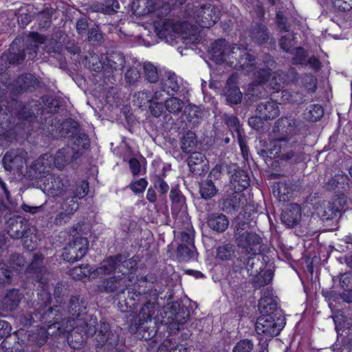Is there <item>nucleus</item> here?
I'll use <instances>...</instances> for the list:
<instances>
[{
  "mask_svg": "<svg viewBox=\"0 0 352 352\" xmlns=\"http://www.w3.org/2000/svg\"><path fill=\"white\" fill-rule=\"evenodd\" d=\"M12 271L6 267V264L0 263V283H5L9 281Z\"/></svg>",
  "mask_w": 352,
  "mask_h": 352,
  "instance_id": "55",
  "label": "nucleus"
},
{
  "mask_svg": "<svg viewBox=\"0 0 352 352\" xmlns=\"http://www.w3.org/2000/svg\"><path fill=\"white\" fill-rule=\"evenodd\" d=\"M28 226L23 221H15L12 223L8 231V234L13 239L23 238L27 234Z\"/></svg>",
  "mask_w": 352,
  "mask_h": 352,
  "instance_id": "30",
  "label": "nucleus"
},
{
  "mask_svg": "<svg viewBox=\"0 0 352 352\" xmlns=\"http://www.w3.org/2000/svg\"><path fill=\"white\" fill-rule=\"evenodd\" d=\"M86 302L80 296H72L70 299L68 313L69 318L62 321L63 332L67 333L69 342L73 340L80 344L84 339L82 333L87 337L96 333L97 318L88 314L86 311Z\"/></svg>",
  "mask_w": 352,
  "mask_h": 352,
  "instance_id": "2",
  "label": "nucleus"
},
{
  "mask_svg": "<svg viewBox=\"0 0 352 352\" xmlns=\"http://www.w3.org/2000/svg\"><path fill=\"white\" fill-rule=\"evenodd\" d=\"M69 186V180L65 175H48L43 182V191L48 196L65 195Z\"/></svg>",
  "mask_w": 352,
  "mask_h": 352,
  "instance_id": "13",
  "label": "nucleus"
},
{
  "mask_svg": "<svg viewBox=\"0 0 352 352\" xmlns=\"http://www.w3.org/2000/svg\"><path fill=\"white\" fill-rule=\"evenodd\" d=\"M155 187L162 193L165 194L169 190L168 185L161 178H157L155 182Z\"/></svg>",
  "mask_w": 352,
  "mask_h": 352,
  "instance_id": "60",
  "label": "nucleus"
},
{
  "mask_svg": "<svg viewBox=\"0 0 352 352\" xmlns=\"http://www.w3.org/2000/svg\"><path fill=\"white\" fill-rule=\"evenodd\" d=\"M324 210H322V206H316V212L318 215L324 219H332L336 214V210L334 208L330 201H323Z\"/></svg>",
  "mask_w": 352,
  "mask_h": 352,
  "instance_id": "39",
  "label": "nucleus"
},
{
  "mask_svg": "<svg viewBox=\"0 0 352 352\" xmlns=\"http://www.w3.org/2000/svg\"><path fill=\"white\" fill-rule=\"evenodd\" d=\"M137 97L138 102L140 106H142V104H145V101L148 102V100L151 98L148 92L146 91H139L137 94Z\"/></svg>",
  "mask_w": 352,
  "mask_h": 352,
  "instance_id": "64",
  "label": "nucleus"
},
{
  "mask_svg": "<svg viewBox=\"0 0 352 352\" xmlns=\"http://www.w3.org/2000/svg\"><path fill=\"white\" fill-rule=\"evenodd\" d=\"M165 109L171 114H178L184 107V102L177 97H170L165 100Z\"/></svg>",
  "mask_w": 352,
  "mask_h": 352,
  "instance_id": "32",
  "label": "nucleus"
},
{
  "mask_svg": "<svg viewBox=\"0 0 352 352\" xmlns=\"http://www.w3.org/2000/svg\"><path fill=\"white\" fill-rule=\"evenodd\" d=\"M282 98L283 102H298V99L296 98L295 96L292 94L289 91L283 90L281 92Z\"/></svg>",
  "mask_w": 352,
  "mask_h": 352,
  "instance_id": "61",
  "label": "nucleus"
},
{
  "mask_svg": "<svg viewBox=\"0 0 352 352\" xmlns=\"http://www.w3.org/2000/svg\"><path fill=\"white\" fill-rule=\"evenodd\" d=\"M256 111L265 120L274 119L279 116L280 110L278 104L274 101L261 103L257 106Z\"/></svg>",
  "mask_w": 352,
  "mask_h": 352,
  "instance_id": "22",
  "label": "nucleus"
},
{
  "mask_svg": "<svg viewBox=\"0 0 352 352\" xmlns=\"http://www.w3.org/2000/svg\"><path fill=\"white\" fill-rule=\"evenodd\" d=\"M301 208L297 204H291L281 214L282 221L288 226L296 225L301 219Z\"/></svg>",
  "mask_w": 352,
  "mask_h": 352,
  "instance_id": "17",
  "label": "nucleus"
},
{
  "mask_svg": "<svg viewBox=\"0 0 352 352\" xmlns=\"http://www.w3.org/2000/svg\"><path fill=\"white\" fill-rule=\"evenodd\" d=\"M41 296L39 297L40 300L42 301V304L41 305V309L38 311V314H34L35 317H37L38 314L40 315L39 318L41 320H43L47 317L51 318L50 315H53L55 313V316L52 317V320L49 321L48 328L50 329L52 326L54 328H56L58 330H60V324L58 322V318H56L57 314L60 313V307L59 306H54L53 307H50L47 309V311L41 313L43 309L50 302L51 296L48 292L43 289V294H40Z\"/></svg>",
  "mask_w": 352,
  "mask_h": 352,
  "instance_id": "15",
  "label": "nucleus"
},
{
  "mask_svg": "<svg viewBox=\"0 0 352 352\" xmlns=\"http://www.w3.org/2000/svg\"><path fill=\"white\" fill-rule=\"evenodd\" d=\"M149 283L147 280V278L146 276L144 277H140L139 278H136V282H133V284H135L136 285V290L138 291L140 289H145V292H142L141 294H145L146 292L147 291L146 290V288L148 287L147 286V284ZM132 296H129V298H130V300H138L139 301L140 300V298H144V296H140V295L138 296V297H136L135 295H134L133 294H131Z\"/></svg>",
  "mask_w": 352,
  "mask_h": 352,
  "instance_id": "51",
  "label": "nucleus"
},
{
  "mask_svg": "<svg viewBox=\"0 0 352 352\" xmlns=\"http://www.w3.org/2000/svg\"><path fill=\"white\" fill-rule=\"evenodd\" d=\"M265 258L259 257H250L248 258L246 268L250 276H253L252 283L255 287H261L270 283L273 278L271 270L263 271L265 268Z\"/></svg>",
  "mask_w": 352,
  "mask_h": 352,
  "instance_id": "11",
  "label": "nucleus"
},
{
  "mask_svg": "<svg viewBox=\"0 0 352 352\" xmlns=\"http://www.w3.org/2000/svg\"><path fill=\"white\" fill-rule=\"evenodd\" d=\"M2 163L5 170L11 171L14 169L23 168L26 163V160L23 152L12 150L5 154L2 160Z\"/></svg>",
  "mask_w": 352,
  "mask_h": 352,
  "instance_id": "16",
  "label": "nucleus"
},
{
  "mask_svg": "<svg viewBox=\"0 0 352 352\" xmlns=\"http://www.w3.org/2000/svg\"><path fill=\"white\" fill-rule=\"evenodd\" d=\"M280 45L281 48L285 52H289L292 47L294 45L293 40L291 38V36H282Z\"/></svg>",
  "mask_w": 352,
  "mask_h": 352,
  "instance_id": "56",
  "label": "nucleus"
},
{
  "mask_svg": "<svg viewBox=\"0 0 352 352\" xmlns=\"http://www.w3.org/2000/svg\"><path fill=\"white\" fill-rule=\"evenodd\" d=\"M235 80L236 78L234 76H231L227 80L224 90L226 100L231 104H239L242 100V93L239 87L235 85Z\"/></svg>",
  "mask_w": 352,
  "mask_h": 352,
  "instance_id": "20",
  "label": "nucleus"
},
{
  "mask_svg": "<svg viewBox=\"0 0 352 352\" xmlns=\"http://www.w3.org/2000/svg\"><path fill=\"white\" fill-rule=\"evenodd\" d=\"M276 300L272 289L267 287L261 292L258 309L261 315L258 318L255 328L258 334L272 338L278 335L285 325L284 319L277 312Z\"/></svg>",
  "mask_w": 352,
  "mask_h": 352,
  "instance_id": "4",
  "label": "nucleus"
},
{
  "mask_svg": "<svg viewBox=\"0 0 352 352\" xmlns=\"http://www.w3.org/2000/svg\"><path fill=\"white\" fill-rule=\"evenodd\" d=\"M89 190V184L87 181H82L76 185L74 191V198L82 199L85 197Z\"/></svg>",
  "mask_w": 352,
  "mask_h": 352,
  "instance_id": "52",
  "label": "nucleus"
},
{
  "mask_svg": "<svg viewBox=\"0 0 352 352\" xmlns=\"http://www.w3.org/2000/svg\"><path fill=\"white\" fill-rule=\"evenodd\" d=\"M169 13H161L153 20L155 32L159 38L170 45L182 41L188 44L194 43L198 40L197 28L193 25L188 28L185 22H178L169 17Z\"/></svg>",
  "mask_w": 352,
  "mask_h": 352,
  "instance_id": "3",
  "label": "nucleus"
},
{
  "mask_svg": "<svg viewBox=\"0 0 352 352\" xmlns=\"http://www.w3.org/2000/svg\"><path fill=\"white\" fill-rule=\"evenodd\" d=\"M121 273V276H113L104 283L106 292H116L120 294H123L126 289H128L129 294H133L136 297L145 292V289L136 290L135 284H133L134 275L132 272L128 275L125 274V272Z\"/></svg>",
  "mask_w": 352,
  "mask_h": 352,
  "instance_id": "10",
  "label": "nucleus"
},
{
  "mask_svg": "<svg viewBox=\"0 0 352 352\" xmlns=\"http://www.w3.org/2000/svg\"><path fill=\"white\" fill-rule=\"evenodd\" d=\"M263 120H264L261 115L256 116H252L248 119L249 125L253 129H258L262 127L263 125Z\"/></svg>",
  "mask_w": 352,
  "mask_h": 352,
  "instance_id": "58",
  "label": "nucleus"
},
{
  "mask_svg": "<svg viewBox=\"0 0 352 352\" xmlns=\"http://www.w3.org/2000/svg\"><path fill=\"white\" fill-rule=\"evenodd\" d=\"M254 348V342L249 339L239 341L233 347L232 352H251Z\"/></svg>",
  "mask_w": 352,
  "mask_h": 352,
  "instance_id": "48",
  "label": "nucleus"
},
{
  "mask_svg": "<svg viewBox=\"0 0 352 352\" xmlns=\"http://www.w3.org/2000/svg\"><path fill=\"white\" fill-rule=\"evenodd\" d=\"M236 243L239 248L243 249L248 254H251L248 257H259V259H264L263 255L256 256L260 251L261 238L255 232L245 230L241 226H236L234 233Z\"/></svg>",
  "mask_w": 352,
  "mask_h": 352,
  "instance_id": "9",
  "label": "nucleus"
},
{
  "mask_svg": "<svg viewBox=\"0 0 352 352\" xmlns=\"http://www.w3.org/2000/svg\"><path fill=\"white\" fill-rule=\"evenodd\" d=\"M234 255L233 245L231 244H223L220 245L217 250V256L221 260H229Z\"/></svg>",
  "mask_w": 352,
  "mask_h": 352,
  "instance_id": "44",
  "label": "nucleus"
},
{
  "mask_svg": "<svg viewBox=\"0 0 352 352\" xmlns=\"http://www.w3.org/2000/svg\"><path fill=\"white\" fill-rule=\"evenodd\" d=\"M148 109L153 116L159 118L165 113V103L154 101H148Z\"/></svg>",
  "mask_w": 352,
  "mask_h": 352,
  "instance_id": "49",
  "label": "nucleus"
},
{
  "mask_svg": "<svg viewBox=\"0 0 352 352\" xmlns=\"http://www.w3.org/2000/svg\"><path fill=\"white\" fill-rule=\"evenodd\" d=\"M186 23H194L201 28L213 26L220 18V10L211 4H200L198 2L188 3L184 10Z\"/></svg>",
  "mask_w": 352,
  "mask_h": 352,
  "instance_id": "5",
  "label": "nucleus"
},
{
  "mask_svg": "<svg viewBox=\"0 0 352 352\" xmlns=\"http://www.w3.org/2000/svg\"><path fill=\"white\" fill-rule=\"evenodd\" d=\"M206 164L205 156L199 152L192 153L188 159V166L192 172L200 170L199 168H197V166H201L202 168Z\"/></svg>",
  "mask_w": 352,
  "mask_h": 352,
  "instance_id": "34",
  "label": "nucleus"
},
{
  "mask_svg": "<svg viewBox=\"0 0 352 352\" xmlns=\"http://www.w3.org/2000/svg\"><path fill=\"white\" fill-rule=\"evenodd\" d=\"M142 65L141 63H134L125 72L124 79L126 82L131 85L137 83L141 78V70Z\"/></svg>",
  "mask_w": 352,
  "mask_h": 352,
  "instance_id": "29",
  "label": "nucleus"
},
{
  "mask_svg": "<svg viewBox=\"0 0 352 352\" xmlns=\"http://www.w3.org/2000/svg\"><path fill=\"white\" fill-rule=\"evenodd\" d=\"M351 274L345 273L341 274L340 277V285L343 289L348 287L351 283Z\"/></svg>",
  "mask_w": 352,
  "mask_h": 352,
  "instance_id": "62",
  "label": "nucleus"
},
{
  "mask_svg": "<svg viewBox=\"0 0 352 352\" xmlns=\"http://www.w3.org/2000/svg\"><path fill=\"white\" fill-rule=\"evenodd\" d=\"M142 65L146 79L150 82H155L158 80V74L156 67L150 63Z\"/></svg>",
  "mask_w": 352,
  "mask_h": 352,
  "instance_id": "45",
  "label": "nucleus"
},
{
  "mask_svg": "<svg viewBox=\"0 0 352 352\" xmlns=\"http://www.w3.org/2000/svg\"><path fill=\"white\" fill-rule=\"evenodd\" d=\"M327 0H318L322 4L326 3ZM333 6L340 11H349L352 9V0H330Z\"/></svg>",
  "mask_w": 352,
  "mask_h": 352,
  "instance_id": "46",
  "label": "nucleus"
},
{
  "mask_svg": "<svg viewBox=\"0 0 352 352\" xmlns=\"http://www.w3.org/2000/svg\"><path fill=\"white\" fill-rule=\"evenodd\" d=\"M291 139L281 138L274 140L270 142V148L262 149L258 153L263 157L278 158L282 160H288L294 157V151L289 148L292 146Z\"/></svg>",
  "mask_w": 352,
  "mask_h": 352,
  "instance_id": "12",
  "label": "nucleus"
},
{
  "mask_svg": "<svg viewBox=\"0 0 352 352\" xmlns=\"http://www.w3.org/2000/svg\"><path fill=\"white\" fill-rule=\"evenodd\" d=\"M147 182L144 179H140L135 181L130 184L131 189L135 193H140L144 191L147 186Z\"/></svg>",
  "mask_w": 352,
  "mask_h": 352,
  "instance_id": "53",
  "label": "nucleus"
},
{
  "mask_svg": "<svg viewBox=\"0 0 352 352\" xmlns=\"http://www.w3.org/2000/svg\"><path fill=\"white\" fill-rule=\"evenodd\" d=\"M293 186L290 183L278 182L277 188L274 192H277V197L280 201H285L292 195Z\"/></svg>",
  "mask_w": 352,
  "mask_h": 352,
  "instance_id": "35",
  "label": "nucleus"
},
{
  "mask_svg": "<svg viewBox=\"0 0 352 352\" xmlns=\"http://www.w3.org/2000/svg\"><path fill=\"white\" fill-rule=\"evenodd\" d=\"M157 352H188V349L182 344L171 346L169 340H165L159 347Z\"/></svg>",
  "mask_w": 352,
  "mask_h": 352,
  "instance_id": "47",
  "label": "nucleus"
},
{
  "mask_svg": "<svg viewBox=\"0 0 352 352\" xmlns=\"http://www.w3.org/2000/svg\"><path fill=\"white\" fill-rule=\"evenodd\" d=\"M49 333L44 327H41L36 334H29L28 337V342L29 343L36 344L38 345L44 344L47 339Z\"/></svg>",
  "mask_w": 352,
  "mask_h": 352,
  "instance_id": "40",
  "label": "nucleus"
},
{
  "mask_svg": "<svg viewBox=\"0 0 352 352\" xmlns=\"http://www.w3.org/2000/svg\"><path fill=\"white\" fill-rule=\"evenodd\" d=\"M28 40L34 43L33 51L36 53V50L38 48V45L44 43L45 38L38 33L33 32L30 35Z\"/></svg>",
  "mask_w": 352,
  "mask_h": 352,
  "instance_id": "54",
  "label": "nucleus"
},
{
  "mask_svg": "<svg viewBox=\"0 0 352 352\" xmlns=\"http://www.w3.org/2000/svg\"><path fill=\"white\" fill-rule=\"evenodd\" d=\"M177 257L180 262H188L197 258L195 245L180 244L177 248Z\"/></svg>",
  "mask_w": 352,
  "mask_h": 352,
  "instance_id": "28",
  "label": "nucleus"
},
{
  "mask_svg": "<svg viewBox=\"0 0 352 352\" xmlns=\"http://www.w3.org/2000/svg\"><path fill=\"white\" fill-rule=\"evenodd\" d=\"M230 183L234 192H240L250 186V178L243 170H236L231 176Z\"/></svg>",
  "mask_w": 352,
  "mask_h": 352,
  "instance_id": "21",
  "label": "nucleus"
},
{
  "mask_svg": "<svg viewBox=\"0 0 352 352\" xmlns=\"http://www.w3.org/2000/svg\"><path fill=\"white\" fill-rule=\"evenodd\" d=\"M162 90L169 96H174L179 90L178 77L175 73L168 72L161 82Z\"/></svg>",
  "mask_w": 352,
  "mask_h": 352,
  "instance_id": "24",
  "label": "nucleus"
},
{
  "mask_svg": "<svg viewBox=\"0 0 352 352\" xmlns=\"http://www.w3.org/2000/svg\"><path fill=\"white\" fill-rule=\"evenodd\" d=\"M105 71L107 72L122 70L125 63L124 56L119 52L105 56Z\"/></svg>",
  "mask_w": 352,
  "mask_h": 352,
  "instance_id": "23",
  "label": "nucleus"
},
{
  "mask_svg": "<svg viewBox=\"0 0 352 352\" xmlns=\"http://www.w3.org/2000/svg\"><path fill=\"white\" fill-rule=\"evenodd\" d=\"M12 327L10 324L5 320H0V340L8 336L10 334Z\"/></svg>",
  "mask_w": 352,
  "mask_h": 352,
  "instance_id": "57",
  "label": "nucleus"
},
{
  "mask_svg": "<svg viewBox=\"0 0 352 352\" xmlns=\"http://www.w3.org/2000/svg\"><path fill=\"white\" fill-rule=\"evenodd\" d=\"M238 142H239L243 157L245 160H247L248 157V148L246 143L240 132H239Z\"/></svg>",
  "mask_w": 352,
  "mask_h": 352,
  "instance_id": "59",
  "label": "nucleus"
},
{
  "mask_svg": "<svg viewBox=\"0 0 352 352\" xmlns=\"http://www.w3.org/2000/svg\"><path fill=\"white\" fill-rule=\"evenodd\" d=\"M324 115V109L320 104H314L310 106L309 115L307 116L310 121H316L320 119Z\"/></svg>",
  "mask_w": 352,
  "mask_h": 352,
  "instance_id": "50",
  "label": "nucleus"
},
{
  "mask_svg": "<svg viewBox=\"0 0 352 352\" xmlns=\"http://www.w3.org/2000/svg\"><path fill=\"white\" fill-rule=\"evenodd\" d=\"M252 39L259 43H265L268 38V33L264 25L258 24L252 30Z\"/></svg>",
  "mask_w": 352,
  "mask_h": 352,
  "instance_id": "41",
  "label": "nucleus"
},
{
  "mask_svg": "<svg viewBox=\"0 0 352 352\" xmlns=\"http://www.w3.org/2000/svg\"><path fill=\"white\" fill-rule=\"evenodd\" d=\"M20 300L19 291L17 289L10 290L2 300V309L6 311L14 310L19 305Z\"/></svg>",
  "mask_w": 352,
  "mask_h": 352,
  "instance_id": "26",
  "label": "nucleus"
},
{
  "mask_svg": "<svg viewBox=\"0 0 352 352\" xmlns=\"http://www.w3.org/2000/svg\"><path fill=\"white\" fill-rule=\"evenodd\" d=\"M199 192L202 198L210 199L216 195L217 190L213 182L207 179L201 183Z\"/></svg>",
  "mask_w": 352,
  "mask_h": 352,
  "instance_id": "37",
  "label": "nucleus"
},
{
  "mask_svg": "<svg viewBox=\"0 0 352 352\" xmlns=\"http://www.w3.org/2000/svg\"><path fill=\"white\" fill-rule=\"evenodd\" d=\"M89 242L86 238H76L64 248L63 257L68 262H76L82 258L88 250Z\"/></svg>",
  "mask_w": 352,
  "mask_h": 352,
  "instance_id": "14",
  "label": "nucleus"
},
{
  "mask_svg": "<svg viewBox=\"0 0 352 352\" xmlns=\"http://www.w3.org/2000/svg\"><path fill=\"white\" fill-rule=\"evenodd\" d=\"M96 339L98 346H102L107 342L113 346L118 340V336L110 331V327L108 323L101 322Z\"/></svg>",
  "mask_w": 352,
  "mask_h": 352,
  "instance_id": "19",
  "label": "nucleus"
},
{
  "mask_svg": "<svg viewBox=\"0 0 352 352\" xmlns=\"http://www.w3.org/2000/svg\"><path fill=\"white\" fill-rule=\"evenodd\" d=\"M156 305L151 302L144 304L140 312V320L146 322L151 320L155 314Z\"/></svg>",
  "mask_w": 352,
  "mask_h": 352,
  "instance_id": "42",
  "label": "nucleus"
},
{
  "mask_svg": "<svg viewBox=\"0 0 352 352\" xmlns=\"http://www.w3.org/2000/svg\"><path fill=\"white\" fill-rule=\"evenodd\" d=\"M207 224L214 231L223 232L228 229L230 221L225 214L219 212H212L207 217Z\"/></svg>",
  "mask_w": 352,
  "mask_h": 352,
  "instance_id": "18",
  "label": "nucleus"
},
{
  "mask_svg": "<svg viewBox=\"0 0 352 352\" xmlns=\"http://www.w3.org/2000/svg\"><path fill=\"white\" fill-rule=\"evenodd\" d=\"M197 140L195 133L188 131L182 138L181 148L184 153H189L195 148Z\"/></svg>",
  "mask_w": 352,
  "mask_h": 352,
  "instance_id": "31",
  "label": "nucleus"
},
{
  "mask_svg": "<svg viewBox=\"0 0 352 352\" xmlns=\"http://www.w3.org/2000/svg\"><path fill=\"white\" fill-rule=\"evenodd\" d=\"M116 264L115 259L107 258L102 261L99 267L96 269L88 265H80L71 270L70 276L75 280H84L85 278L92 280L101 276L111 274Z\"/></svg>",
  "mask_w": 352,
  "mask_h": 352,
  "instance_id": "8",
  "label": "nucleus"
},
{
  "mask_svg": "<svg viewBox=\"0 0 352 352\" xmlns=\"http://www.w3.org/2000/svg\"><path fill=\"white\" fill-rule=\"evenodd\" d=\"M89 140L83 135L76 138L74 145L67 146L57 151L54 157L55 166L62 169L67 164L77 160L89 146Z\"/></svg>",
  "mask_w": 352,
  "mask_h": 352,
  "instance_id": "6",
  "label": "nucleus"
},
{
  "mask_svg": "<svg viewBox=\"0 0 352 352\" xmlns=\"http://www.w3.org/2000/svg\"><path fill=\"white\" fill-rule=\"evenodd\" d=\"M119 8L118 1L105 0L103 3L94 4L91 6V10L96 12L111 14L116 12Z\"/></svg>",
  "mask_w": 352,
  "mask_h": 352,
  "instance_id": "27",
  "label": "nucleus"
},
{
  "mask_svg": "<svg viewBox=\"0 0 352 352\" xmlns=\"http://www.w3.org/2000/svg\"><path fill=\"white\" fill-rule=\"evenodd\" d=\"M130 169L133 175H138L140 171V164L138 160L132 158L129 160Z\"/></svg>",
  "mask_w": 352,
  "mask_h": 352,
  "instance_id": "63",
  "label": "nucleus"
},
{
  "mask_svg": "<svg viewBox=\"0 0 352 352\" xmlns=\"http://www.w3.org/2000/svg\"><path fill=\"white\" fill-rule=\"evenodd\" d=\"M243 195L240 192H234L229 195L223 202L222 208L227 213L237 211L241 206Z\"/></svg>",
  "mask_w": 352,
  "mask_h": 352,
  "instance_id": "25",
  "label": "nucleus"
},
{
  "mask_svg": "<svg viewBox=\"0 0 352 352\" xmlns=\"http://www.w3.org/2000/svg\"><path fill=\"white\" fill-rule=\"evenodd\" d=\"M185 230L181 232V238L182 244L188 246L194 245V233L189 219L185 216Z\"/></svg>",
  "mask_w": 352,
  "mask_h": 352,
  "instance_id": "36",
  "label": "nucleus"
},
{
  "mask_svg": "<svg viewBox=\"0 0 352 352\" xmlns=\"http://www.w3.org/2000/svg\"><path fill=\"white\" fill-rule=\"evenodd\" d=\"M211 58L219 64H226L232 69L242 70L248 74L253 72L255 81L249 87L252 95L261 97V93H255L263 85L269 86L276 92L279 91L283 85L287 82L284 72H276L273 74L269 69L255 71L254 59L246 47L236 44H230L225 40H217L212 44L210 51Z\"/></svg>",
  "mask_w": 352,
  "mask_h": 352,
  "instance_id": "1",
  "label": "nucleus"
},
{
  "mask_svg": "<svg viewBox=\"0 0 352 352\" xmlns=\"http://www.w3.org/2000/svg\"><path fill=\"white\" fill-rule=\"evenodd\" d=\"M105 56L100 57L96 54L91 55L89 59V67L94 72L105 71Z\"/></svg>",
  "mask_w": 352,
  "mask_h": 352,
  "instance_id": "43",
  "label": "nucleus"
},
{
  "mask_svg": "<svg viewBox=\"0 0 352 352\" xmlns=\"http://www.w3.org/2000/svg\"><path fill=\"white\" fill-rule=\"evenodd\" d=\"M72 209H66L63 212H60L54 219V223L56 225H63L68 222L71 219L72 216L78 209V204H72Z\"/></svg>",
  "mask_w": 352,
  "mask_h": 352,
  "instance_id": "38",
  "label": "nucleus"
},
{
  "mask_svg": "<svg viewBox=\"0 0 352 352\" xmlns=\"http://www.w3.org/2000/svg\"><path fill=\"white\" fill-rule=\"evenodd\" d=\"M171 3L170 0H134L131 10L136 16L150 14L153 20L161 13H169Z\"/></svg>",
  "mask_w": 352,
  "mask_h": 352,
  "instance_id": "7",
  "label": "nucleus"
},
{
  "mask_svg": "<svg viewBox=\"0 0 352 352\" xmlns=\"http://www.w3.org/2000/svg\"><path fill=\"white\" fill-rule=\"evenodd\" d=\"M108 258L115 259L116 262V267L114 270L111 272V273L116 272L117 268H118L119 270L118 272H124L122 268H126V270H129L130 268L131 270H133L136 265L135 260H134L133 258L124 260V256L122 255L110 256Z\"/></svg>",
  "mask_w": 352,
  "mask_h": 352,
  "instance_id": "33",
  "label": "nucleus"
}]
</instances>
